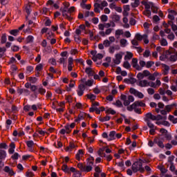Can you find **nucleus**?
<instances>
[{
	"label": "nucleus",
	"instance_id": "59",
	"mask_svg": "<svg viewBox=\"0 0 177 177\" xmlns=\"http://www.w3.org/2000/svg\"><path fill=\"white\" fill-rule=\"evenodd\" d=\"M170 62H176L177 57L176 55H171L169 57Z\"/></svg>",
	"mask_w": 177,
	"mask_h": 177
},
{
	"label": "nucleus",
	"instance_id": "8",
	"mask_svg": "<svg viewBox=\"0 0 177 177\" xmlns=\"http://www.w3.org/2000/svg\"><path fill=\"white\" fill-rule=\"evenodd\" d=\"M153 142L157 145L158 147H160V149H164L165 147L164 145V142H162V141H161V140H160L158 138H155L153 139Z\"/></svg>",
	"mask_w": 177,
	"mask_h": 177
},
{
	"label": "nucleus",
	"instance_id": "58",
	"mask_svg": "<svg viewBox=\"0 0 177 177\" xmlns=\"http://www.w3.org/2000/svg\"><path fill=\"white\" fill-rule=\"evenodd\" d=\"M150 56V51L149 50H145V51L143 53L144 57H149Z\"/></svg>",
	"mask_w": 177,
	"mask_h": 177
},
{
	"label": "nucleus",
	"instance_id": "60",
	"mask_svg": "<svg viewBox=\"0 0 177 177\" xmlns=\"http://www.w3.org/2000/svg\"><path fill=\"white\" fill-rule=\"evenodd\" d=\"M147 92H148L149 95H154L156 91H154L153 88H149L147 89Z\"/></svg>",
	"mask_w": 177,
	"mask_h": 177
},
{
	"label": "nucleus",
	"instance_id": "19",
	"mask_svg": "<svg viewBox=\"0 0 177 177\" xmlns=\"http://www.w3.org/2000/svg\"><path fill=\"white\" fill-rule=\"evenodd\" d=\"M62 170L66 174H70V168H68V166L66 164L62 165Z\"/></svg>",
	"mask_w": 177,
	"mask_h": 177
},
{
	"label": "nucleus",
	"instance_id": "55",
	"mask_svg": "<svg viewBox=\"0 0 177 177\" xmlns=\"http://www.w3.org/2000/svg\"><path fill=\"white\" fill-rule=\"evenodd\" d=\"M129 24L131 26H135V24H136V19L133 18H130Z\"/></svg>",
	"mask_w": 177,
	"mask_h": 177
},
{
	"label": "nucleus",
	"instance_id": "26",
	"mask_svg": "<svg viewBox=\"0 0 177 177\" xmlns=\"http://www.w3.org/2000/svg\"><path fill=\"white\" fill-rule=\"evenodd\" d=\"M144 121H145V122H147V126L149 127V128H150V129L154 128V124H153V123H151L150 120H149V119H144Z\"/></svg>",
	"mask_w": 177,
	"mask_h": 177
},
{
	"label": "nucleus",
	"instance_id": "12",
	"mask_svg": "<svg viewBox=\"0 0 177 177\" xmlns=\"http://www.w3.org/2000/svg\"><path fill=\"white\" fill-rule=\"evenodd\" d=\"M4 171L8 174V175H10V176H13V175H15V171H13V169H10V167H9L8 166H6L4 167Z\"/></svg>",
	"mask_w": 177,
	"mask_h": 177
},
{
	"label": "nucleus",
	"instance_id": "37",
	"mask_svg": "<svg viewBox=\"0 0 177 177\" xmlns=\"http://www.w3.org/2000/svg\"><path fill=\"white\" fill-rule=\"evenodd\" d=\"M135 107H136V106L135 105V102H134L131 105L127 106V109L128 111H133V110H135Z\"/></svg>",
	"mask_w": 177,
	"mask_h": 177
},
{
	"label": "nucleus",
	"instance_id": "43",
	"mask_svg": "<svg viewBox=\"0 0 177 177\" xmlns=\"http://www.w3.org/2000/svg\"><path fill=\"white\" fill-rule=\"evenodd\" d=\"M123 67H124V68H131V64H129V62L128 61H126L124 62L123 64Z\"/></svg>",
	"mask_w": 177,
	"mask_h": 177
},
{
	"label": "nucleus",
	"instance_id": "6",
	"mask_svg": "<svg viewBox=\"0 0 177 177\" xmlns=\"http://www.w3.org/2000/svg\"><path fill=\"white\" fill-rule=\"evenodd\" d=\"M71 132V129H70V125L66 124L64 126V128L61 129L59 133L61 135H64L65 133H70Z\"/></svg>",
	"mask_w": 177,
	"mask_h": 177
},
{
	"label": "nucleus",
	"instance_id": "10",
	"mask_svg": "<svg viewBox=\"0 0 177 177\" xmlns=\"http://www.w3.org/2000/svg\"><path fill=\"white\" fill-rule=\"evenodd\" d=\"M113 32L112 28H108L104 31H100L99 34L101 35V37H106V35H110L111 32Z\"/></svg>",
	"mask_w": 177,
	"mask_h": 177
},
{
	"label": "nucleus",
	"instance_id": "47",
	"mask_svg": "<svg viewBox=\"0 0 177 177\" xmlns=\"http://www.w3.org/2000/svg\"><path fill=\"white\" fill-rule=\"evenodd\" d=\"M81 176H82V173H81L80 171H76L73 176V177H81Z\"/></svg>",
	"mask_w": 177,
	"mask_h": 177
},
{
	"label": "nucleus",
	"instance_id": "42",
	"mask_svg": "<svg viewBox=\"0 0 177 177\" xmlns=\"http://www.w3.org/2000/svg\"><path fill=\"white\" fill-rule=\"evenodd\" d=\"M42 68H44V65H42V64H39L36 66L35 70L36 71H42Z\"/></svg>",
	"mask_w": 177,
	"mask_h": 177
},
{
	"label": "nucleus",
	"instance_id": "15",
	"mask_svg": "<svg viewBox=\"0 0 177 177\" xmlns=\"http://www.w3.org/2000/svg\"><path fill=\"white\" fill-rule=\"evenodd\" d=\"M149 84V82H147V80H140L139 82L138 86H140L141 88H143L145 86H147Z\"/></svg>",
	"mask_w": 177,
	"mask_h": 177
},
{
	"label": "nucleus",
	"instance_id": "29",
	"mask_svg": "<svg viewBox=\"0 0 177 177\" xmlns=\"http://www.w3.org/2000/svg\"><path fill=\"white\" fill-rule=\"evenodd\" d=\"M120 19L121 17H120V15H114L112 16L113 21H115V22L120 21Z\"/></svg>",
	"mask_w": 177,
	"mask_h": 177
},
{
	"label": "nucleus",
	"instance_id": "1",
	"mask_svg": "<svg viewBox=\"0 0 177 177\" xmlns=\"http://www.w3.org/2000/svg\"><path fill=\"white\" fill-rule=\"evenodd\" d=\"M131 169L134 174H136L138 171L143 174V172H145V168H143V160L140 159L139 161L135 162L131 166Z\"/></svg>",
	"mask_w": 177,
	"mask_h": 177
},
{
	"label": "nucleus",
	"instance_id": "63",
	"mask_svg": "<svg viewBox=\"0 0 177 177\" xmlns=\"http://www.w3.org/2000/svg\"><path fill=\"white\" fill-rule=\"evenodd\" d=\"M145 44H149V39H147V35H144V38H143Z\"/></svg>",
	"mask_w": 177,
	"mask_h": 177
},
{
	"label": "nucleus",
	"instance_id": "30",
	"mask_svg": "<svg viewBox=\"0 0 177 177\" xmlns=\"http://www.w3.org/2000/svg\"><path fill=\"white\" fill-rule=\"evenodd\" d=\"M154 6V3H153V2H149V3H147L145 6V10H150V8L151 6V8H153V6Z\"/></svg>",
	"mask_w": 177,
	"mask_h": 177
},
{
	"label": "nucleus",
	"instance_id": "34",
	"mask_svg": "<svg viewBox=\"0 0 177 177\" xmlns=\"http://www.w3.org/2000/svg\"><path fill=\"white\" fill-rule=\"evenodd\" d=\"M34 71V67L32 66H28L26 67V74H30V73H32Z\"/></svg>",
	"mask_w": 177,
	"mask_h": 177
},
{
	"label": "nucleus",
	"instance_id": "21",
	"mask_svg": "<svg viewBox=\"0 0 177 177\" xmlns=\"http://www.w3.org/2000/svg\"><path fill=\"white\" fill-rule=\"evenodd\" d=\"M6 158V151L5 150L0 149V160Z\"/></svg>",
	"mask_w": 177,
	"mask_h": 177
},
{
	"label": "nucleus",
	"instance_id": "32",
	"mask_svg": "<svg viewBox=\"0 0 177 177\" xmlns=\"http://www.w3.org/2000/svg\"><path fill=\"white\" fill-rule=\"evenodd\" d=\"M110 118L111 117L110 116H105L104 118H100L99 120L101 122H104L105 121H110Z\"/></svg>",
	"mask_w": 177,
	"mask_h": 177
},
{
	"label": "nucleus",
	"instance_id": "44",
	"mask_svg": "<svg viewBox=\"0 0 177 177\" xmlns=\"http://www.w3.org/2000/svg\"><path fill=\"white\" fill-rule=\"evenodd\" d=\"M165 138L167 140H171L172 136L171 135V133L167 132L166 134H165Z\"/></svg>",
	"mask_w": 177,
	"mask_h": 177
},
{
	"label": "nucleus",
	"instance_id": "24",
	"mask_svg": "<svg viewBox=\"0 0 177 177\" xmlns=\"http://www.w3.org/2000/svg\"><path fill=\"white\" fill-rule=\"evenodd\" d=\"M132 57H133V54H132V53L127 52V55L124 56V60H131Z\"/></svg>",
	"mask_w": 177,
	"mask_h": 177
},
{
	"label": "nucleus",
	"instance_id": "41",
	"mask_svg": "<svg viewBox=\"0 0 177 177\" xmlns=\"http://www.w3.org/2000/svg\"><path fill=\"white\" fill-rule=\"evenodd\" d=\"M100 19H101V21L104 23L106 21H107V20H109V17H107V15H103L101 16Z\"/></svg>",
	"mask_w": 177,
	"mask_h": 177
},
{
	"label": "nucleus",
	"instance_id": "22",
	"mask_svg": "<svg viewBox=\"0 0 177 177\" xmlns=\"http://www.w3.org/2000/svg\"><path fill=\"white\" fill-rule=\"evenodd\" d=\"M176 106V104H171L170 105H167L165 106V111H167V113H170L171 110H172V107Z\"/></svg>",
	"mask_w": 177,
	"mask_h": 177
},
{
	"label": "nucleus",
	"instance_id": "23",
	"mask_svg": "<svg viewBox=\"0 0 177 177\" xmlns=\"http://www.w3.org/2000/svg\"><path fill=\"white\" fill-rule=\"evenodd\" d=\"M140 5V1L139 0H135L133 3H131V8H138Z\"/></svg>",
	"mask_w": 177,
	"mask_h": 177
},
{
	"label": "nucleus",
	"instance_id": "33",
	"mask_svg": "<svg viewBox=\"0 0 177 177\" xmlns=\"http://www.w3.org/2000/svg\"><path fill=\"white\" fill-rule=\"evenodd\" d=\"M136 38L137 41H142V39H143V38H145V35H143L142 36L140 33H137L136 35Z\"/></svg>",
	"mask_w": 177,
	"mask_h": 177
},
{
	"label": "nucleus",
	"instance_id": "64",
	"mask_svg": "<svg viewBox=\"0 0 177 177\" xmlns=\"http://www.w3.org/2000/svg\"><path fill=\"white\" fill-rule=\"evenodd\" d=\"M26 176H27V177H32V176H34V174L32 172H31V171H27L26 173Z\"/></svg>",
	"mask_w": 177,
	"mask_h": 177
},
{
	"label": "nucleus",
	"instance_id": "25",
	"mask_svg": "<svg viewBox=\"0 0 177 177\" xmlns=\"http://www.w3.org/2000/svg\"><path fill=\"white\" fill-rule=\"evenodd\" d=\"M158 125H164L165 127H170L171 124L168 121L164 120L163 122H156Z\"/></svg>",
	"mask_w": 177,
	"mask_h": 177
},
{
	"label": "nucleus",
	"instance_id": "48",
	"mask_svg": "<svg viewBox=\"0 0 177 177\" xmlns=\"http://www.w3.org/2000/svg\"><path fill=\"white\" fill-rule=\"evenodd\" d=\"M154 65V62L153 61H148L146 64L147 68H150L151 66Z\"/></svg>",
	"mask_w": 177,
	"mask_h": 177
},
{
	"label": "nucleus",
	"instance_id": "52",
	"mask_svg": "<svg viewBox=\"0 0 177 177\" xmlns=\"http://www.w3.org/2000/svg\"><path fill=\"white\" fill-rule=\"evenodd\" d=\"M137 78L141 81V80H143V78H145V75H143V73H138L137 75Z\"/></svg>",
	"mask_w": 177,
	"mask_h": 177
},
{
	"label": "nucleus",
	"instance_id": "61",
	"mask_svg": "<svg viewBox=\"0 0 177 177\" xmlns=\"http://www.w3.org/2000/svg\"><path fill=\"white\" fill-rule=\"evenodd\" d=\"M49 63H50L53 66H56V59L52 58L49 59Z\"/></svg>",
	"mask_w": 177,
	"mask_h": 177
},
{
	"label": "nucleus",
	"instance_id": "14",
	"mask_svg": "<svg viewBox=\"0 0 177 177\" xmlns=\"http://www.w3.org/2000/svg\"><path fill=\"white\" fill-rule=\"evenodd\" d=\"M109 138H108L109 142L111 140H115V131H112L109 133Z\"/></svg>",
	"mask_w": 177,
	"mask_h": 177
},
{
	"label": "nucleus",
	"instance_id": "3",
	"mask_svg": "<svg viewBox=\"0 0 177 177\" xmlns=\"http://www.w3.org/2000/svg\"><path fill=\"white\" fill-rule=\"evenodd\" d=\"M129 92L130 93L134 95V96H136L139 99H143V97H145V95H143L142 92L138 91L136 89L133 88H131Z\"/></svg>",
	"mask_w": 177,
	"mask_h": 177
},
{
	"label": "nucleus",
	"instance_id": "45",
	"mask_svg": "<svg viewBox=\"0 0 177 177\" xmlns=\"http://www.w3.org/2000/svg\"><path fill=\"white\" fill-rule=\"evenodd\" d=\"M19 157H20V155H19V153L16 152L11 156V158L12 160H19Z\"/></svg>",
	"mask_w": 177,
	"mask_h": 177
},
{
	"label": "nucleus",
	"instance_id": "54",
	"mask_svg": "<svg viewBox=\"0 0 177 177\" xmlns=\"http://www.w3.org/2000/svg\"><path fill=\"white\" fill-rule=\"evenodd\" d=\"M39 93H40V95H45V93H46V90L44 88H39Z\"/></svg>",
	"mask_w": 177,
	"mask_h": 177
},
{
	"label": "nucleus",
	"instance_id": "13",
	"mask_svg": "<svg viewBox=\"0 0 177 177\" xmlns=\"http://www.w3.org/2000/svg\"><path fill=\"white\" fill-rule=\"evenodd\" d=\"M145 119L151 120L152 121H156V115H153L151 113H148L145 115Z\"/></svg>",
	"mask_w": 177,
	"mask_h": 177
},
{
	"label": "nucleus",
	"instance_id": "2",
	"mask_svg": "<svg viewBox=\"0 0 177 177\" xmlns=\"http://www.w3.org/2000/svg\"><path fill=\"white\" fill-rule=\"evenodd\" d=\"M87 165L84 166V170H83V172H91L93 169V162L95 161V158L93 157H90L87 158Z\"/></svg>",
	"mask_w": 177,
	"mask_h": 177
},
{
	"label": "nucleus",
	"instance_id": "40",
	"mask_svg": "<svg viewBox=\"0 0 177 177\" xmlns=\"http://www.w3.org/2000/svg\"><path fill=\"white\" fill-rule=\"evenodd\" d=\"M165 67V72L163 73L164 75H168V71H169V66L167 64H163Z\"/></svg>",
	"mask_w": 177,
	"mask_h": 177
},
{
	"label": "nucleus",
	"instance_id": "20",
	"mask_svg": "<svg viewBox=\"0 0 177 177\" xmlns=\"http://www.w3.org/2000/svg\"><path fill=\"white\" fill-rule=\"evenodd\" d=\"M31 5H27L25 8V12L27 13L28 16L31 15Z\"/></svg>",
	"mask_w": 177,
	"mask_h": 177
},
{
	"label": "nucleus",
	"instance_id": "39",
	"mask_svg": "<svg viewBox=\"0 0 177 177\" xmlns=\"http://www.w3.org/2000/svg\"><path fill=\"white\" fill-rule=\"evenodd\" d=\"M103 45H104V46H105V48H109V46H110L111 45V43H110L109 39H105L103 41Z\"/></svg>",
	"mask_w": 177,
	"mask_h": 177
},
{
	"label": "nucleus",
	"instance_id": "51",
	"mask_svg": "<svg viewBox=\"0 0 177 177\" xmlns=\"http://www.w3.org/2000/svg\"><path fill=\"white\" fill-rule=\"evenodd\" d=\"M86 115V113H81L78 115V118L81 120H84V118H85V116Z\"/></svg>",
	"mask_w": 177,
	"mask_h": 177
},
{
	"label": "nucleus",
	"instance_id": "31",
	"mask_svg": "<svg viewBox=\"0 0 177 177\" xmlns=\"http://www.w3.org/2000/svg\"><path fill=\"white\" fill-rule=\"evenodd\" d=\"M142 13L144 16H147V17H150V16H151V11H150V10H145Z\"/></svg>",
	"mask_w": 177,
	"mask_h": 177
},
{
	"label": "nucleus",
	"instance_id": "4",
	"mask_svg": "<svg viewBox=\"0 0 177 177\" xmlns=\"http://www.w3.org/2000/svg\"><path fill=\"white\" fill-rule=\"evenodd\" d=\"M59 10L62 12V16L64 17H66L68 20H73V18H71L70 15H67V13H68V8L66 7H64V8H61Z\"/></svg>",
	"mask_w": 177,
	"mask_h": 177
},
{
	"label": "nucleus",
	"instance_id": "62",
	"mask_svg": "<svg viewBox=\"0 0 177 177\" xmlns=\"http://www.w3.org/2000/svg\"><path fill=\"white\" fill-rule=\"evenodd\" d=\"M142 74L144 75V77H149V75H150V71L145 70L143 71Z\"/></svg>",
	"mask_w": 177,
	"mask_h": 177
},
{
	"label": "nucleus",
	"instance_id": "35",
	"mask_svg": "<svg viewBox=\"0 0 177 177\" xmlns=\"http://www.w3.org/2000/svg\"><path fill=\"white\" fill-rule=\"evenodd\" d=\"M93 82H95L93 80H88L85 82V85L87 86H92V85H93Z\"/></svg>",
	"mask_w": 177,
	"mask_h": 177
},
{
	"label": "nucleus",
	"instance_id": "56",
	"mask_svg": "<svg viewBox=\"0 0 177 177\" xmlns=\"http://www.w3.org/2000/svg\"><path fill=\"white\" fill-rule=\"evenodd\" d=\"M115 104V106H117V107H124V106L122 105V102H121L120 100H118Z\"/></svg>",
	"mask_w": 177,
	"mask_h": 177
},
{
	"label": "nucleus",
	"instance_id": "17",
	"mask_svg": "<svg viewBox=\"0 0 177 177\" xmlns=\"http://www.w3.org/2000/svg\"><path fill=\"white\" fill-rule=\"evenodd\" d=\"M34 42V37L32 35H29L26 39V44H31Z\"/></svg>",
	"mask_w": 177,
	"mask_h": 177
},
{
	"label": "nucleus",
	"instance_id": "46",
	"mask_svg": "<svg viewBox=\"0 0 177 177\" xmlns=\"http://www.w3.org/2000/svg\"><path fill=\"white\" fill-rule=\"evenodd\" d=\"M77 168H79V169H80L82 172H84L85 166L82 163H78Z\"/></svg>",
	"mask_w": 177,
	"mask_h": 177
},
{
	"label": "nucleus",
	"instance_id": "9",
	"mask_svg": "<svg viewBox=\"0 0 177 177\" xmlns=\"http://www.w3.org/2000/svg\"><path fill=\"white\" fill-rule=\"evenodd\" d=\"M110 27H111V24H110V23L100 24L98 25V28L101 31H103L104 30V28H110Z\"/></svg>",
	"mask_w": 177,
	"mask_h": 177
},
{
	"label": "nucleus",
	"instance_id": "5",
	"mask_svg": "<svg viewBox=\"0 0 177 177\" xmlns=\"http://www.w3.org/2000/svg\"><path fill=\"white\" fill-rule=\"evenodd\" d=\"M84 91H85V84H80L78 86V88L77 90L78 96H82V95H84Z\"/></svg>",
	"mask_w": 177,
	"mask_h": 177
},
{
	"label": "nucleus",
	"instance_id": "27",
	"mask_svg": "<svg viewBox=\"0 0 177 177\" xmlns=\"http://www.w3.org/2000/svg\"><path fill=\"white\" fill-rule=\"evenodd\" d=\"M26 143L27 147H28L29 149H32V147L34 146V145H35V144L34 143V141H32V140L26 141Z\"/></svg>",
	"mask_w": 177,
	"mask_h": 177
},
{
	"label": "nucleus",
	"instance_id": "11",
	"mask_svg": "<svg viewBox=\"0 0 177 177\" xmlns=\"http://www.w3.org/2000/svg\"><path fill=\"white\" fill-rule=\"evenodd\" d=\"M85 73L88 77H93L95 75V71L92 70V68H86Z\"/></svg>",
	"mask_w": 177,
	"mask_h": 177
},
{
	"label": "nucleus",
	"instance_id": "57",
	"mask_svg": "<svg viewBox=\"0 0 177 177\" xmlns=\"http://www.w3.org/2000/svg\"><path fill=\"white\" fill-rule=\"evenodd\" d=\"M167 38L168 39H170V41H172L175 39V35L174 34V32H171L170 35L167 36Z\"/></svg>",
	"mask_w": 177,
	"mask_h": 177
},
{
	"label": "nucleus",
	"instance_id": "36",
	"mask_svg": "<svg viewBox=\"0 0 177 177\" xmlns=\"http://www.w3.org/2000/svg\"><path fill=\"white\" fill-rule=\"evenodd\" d=\"M18 33H19V30L17 29L12 30L10 32V34H11V35H14V37H17Z\"/></svg>",
	"mask_w": 177,
	"mask_h": 177
},
{
	"label": "nucleus",
	"instance_id": "18",
	"mask_svg": "<svg viewBox=\"0 0 177 177\" xmlns=\"http://www.w3.org/2000/svg\"><path fill=\"white\" fill-rule=\"evenodd\" d=\"M122 34H124V30H122V29L115 30V35L118 39L120 38V35H122Z\"/></svg>",
	"mask_w": 177,
	"mask_h": 177
},
{
	"label": "nucleus",
	"instance_id": "38",
	"mask_svg": "<svg viewBox=\"0 0 177 177\" xmlns=\"http://www.w3.org/2000/svg\"><path fill=\"white\" fill-rule=\"evenodd\" d=\"M11 50H12V52H19V50H20V47L14 45L11 47Z\"/></svg>",
	"mask_w": 177,
	"mask_h": 177
},
{
	"label": "nucleus",
	"instance_id": "28",
	"mask_svg": "<svg viewBox=\"0 0 177 177\" xmlns=\"http://www.w3.org/2000/svg\"><path fill=\"white\" fill-rule=\"evenodd\" d=\"M7 39H8L6 38V33L3 34L1 37V44H6Z\"/></svg>",
	"mask_w": 177,
	"mask_h": 177
},
{
	"label": "nucleus",
	"instance_id": "53",
	"mask_svg": "<svg viewBox=\"0 0 177 177\" xmlns=\"http://www.w3.org/2000/svg\"><path fill=\"white\" fill-rule=\"evenodd\" d=\"M29 81H30V82H31V84H35V82H37V77H30Z\"/></svg>",
	"mask_w": 177,
	"mask_h": 177
},
{
	"label": "nucleus",
	"instance_id": "50",
	"mask_svg": "<svg viewBox=\"0 0 177 177\" xmlns=\"http://www.w3.org/2000/svg\"><path fill=\"white\" fill-rule=\"evenodd\" d=\"M160 45L162 46H167V45H168V42L167 41V39H162L160 41Z\"/></svg>",
	"mask_w": 177,
	"mask_h": 177
},
{
	"label": "nucleus",
	"instance_id": "16",
	"mask_svg": "<svg viewBox=\"0 0 177 177\" xmlns=\"http://www.w3.org/2000/svg\"><path fill=\"white\" fill-rule=\"evenodd\" d=\"M134 105L136 106V107H138V106H140V107H146V104H145L142 101H136L134 102Z\"/></svg>",
	"mask_w": 177,
	"mask_h": 177
},
{
	"label": "nucleus",
	"instance_id": "7",
	"mask_svg": "<svg viewBox=\"0 0 177 177\" xmlns=\"http://www.w3.org/2000/svg\"><path fill=\"white\" fill-rule=\"evenodd\" d=\"M131 63L133 68H136V70H138V71H140V70H142L139 64H138V59L133 58Z\"/></svg>",
	"mask_w": 177,
	"mask_h": 177
},
{
	"label": "nucleus",
	"instance_id": "49",
	"mask_svg": "<svg viewBox=\"0 0 177 177\" xmlns=\"http://www.w3.org/2000/svg\"><path fill=\"white\" fill-rule=\"evenodd\" d=\"M87 97H88V99H90V100H95L96 95H95L93 94H91V95L88 94Z\"/></svg>",
	"mask_w": 177,
	"mask_h": 177
}]
</instances>
